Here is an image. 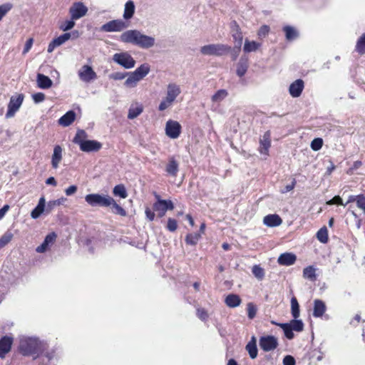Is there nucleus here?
Segmentation results:
<instances>
[{"label":"nucleus","instance_id":"nucleus-1","mask_svg":"<svg viewBox=\"0 0 365 365\" xmlns=\"http://www.w3.org/2000/svg\"><path fill=\"white\" fill-rule=\"evenodd\" d=\"M120 40L122 42L132 43L145 49L152 48L155 43L154 37L145 35L136 29L128 30L122 33Z\"/></svg>","mask_w":365,"mask_h":365},{"label":"nucleus","instance_id":"nucleus-2","mask_svg":"<svg viewBox=\"0 0 365 365\" xmlns=\"http://www.w3.org/2000/svg\"><path fill=\"white\" fill-rule=\"evenodd\" d=\"M44 344L35 337L22 336L20 339L19 351L24 356H36L43 349Z\"/></svg>","mask_w":365,"mask_h":365},{"label":"nucleus","instance_id":"nucleus-3","mask_svg":"<svg viewBox=\"0 0 365 365\" xmlns=\"http://www.w3.org/2000/svg\"><path fill=\"white\" fill-rule=\"evenodd\" d=\"M181 94V88L175 83H170L166 86L165 96L160 100L158 110L160 112L170 108Z\"/></svg>","mask_w":365,"mask_h":365},{"label":"nucleus","instance_id":"nucleus-4","mask_svg":"<svg viewBox=\"0 0 365 365\" xmlns=\"http://www.w3.org/2000/svg\"><path fill=\"white\" fill-rule=\"evenodd\" d=\"M86 133L84 130H80L73 138V143L78 145L81 150L86 153L96 152L102 148V144L94 140H86Z\"/></svg>","mask_w":365,"mask_h":365},{"label":"nucleus","instance_id":"nucleus-5","mask_svg":"<svg viewBox=\"0 0 365 365\" xmlns=\"http://www.w3.org/2000/svg\"><path fill=\"white\" fill-rule=\"evenodd\" d=\"M230 47L221 43H212L202 46L200 53L205 56H222L230 51Z\"/></svg>","mask_w":365,"mask_h":365},{"label":"nucleus","instance_id":"nucleus-6","mask_svg":"<svg viewBox=\"0 0 365 365\" xmlns=\"http://www.w3.org/2000/svg\"><path fill=\"white\" fill-rule=\"evenodd\" d=\"M86 202L91 206H110L111 197L108 195H101L98 193L88 194L85 196Z\"/></svg>","mask_w":365,"mask_h":365},{"label":"nucleus","instance_id":"nucleus-7","mask_svg":"<svg viewBox=\"0 0 365 365\" xmlns=\"http://www.w3.org/2000/svg\"><path fill=\"white\" fill-rule=\"evenodd\" d=\"M24 99V96L22 93H19L15 96H12L10 98L8 108L6 113V118H11L14 117L16 113L21 108Z\"/></svg>","mask_w":365,"mask_h":365},{"label":"nucleus","instance_id":"nucleus-8","mask_svg":"<svg viewBox=\"0 0 365 365\" xmlns=\"http://www.w3.org/2000/svg\"><path fill=\"white\" fill-rule=\"evenodd\" d=\"M113 60L126 69L132 68L135 65V61L128 52L115 53L113 56Z\"/></svg>","mask_w":365,"mask_h":365},{"label":"nucleus","instance_id":"nucleus-9","mask_svg":"<svg viewBox=\"0 0 365 365\" xmlns=\"http://www.w3.org/2000/svg\"><path fill=\"white\" fill-rule=\"evenodd\" d=\"M278 339L274 336L265 335L259 338V347L264 351H271L278 346Z\"/></svg>","mask_w":365,"mask_h":365},{"label":"nucleus","instance_id":"nucleus-10","mask_svg":"<svg viewBox=\"0 0 365 365\" xmlns=\"http://www.w3.org/2000/svg\"><path fill=\"white\" fill-rule=\"evenodd\" d=\"M80 80L84 83H90L97 78V74L89 65L82 66L78 71Z\"/></svg>","mask_w":365,"mask_h":365},{"label":"nucleus","instance_id":"nucleus-11","mask_svg":"<svg viewBox=\"0 0 365 365\" xmlns=\"http://www.w3.org/2000/svg\"><path fill=\"white\" fill-rule=\"evenodd\" d=\"M128 27V24L122 19H116L107 22L101 26V30L106 32L121 31Z\"/></svg>","mask_w":365,"mask_h":365},{"label":"nucleus","instance_id":"nucleus-12","mask_svg":"<svg viewBox=\"0 0 365 365\" xmlns=\"http://www.w3.org/2000/svg\"><path fill=\"white\" fill-rule=\"evenodd\" d=\"M88 8L82 2H76L69 9V14L73 20H78L86 15Z\"/></svg>","mask_w":365,"mask_h":365},{"label":"nucleus","instance_id":"nucleus-13","mask_svg":"<svg viewBox=\"0 0 365 365\" xmlns=\"http://www.w3.org/2000/svg\"><path fill=\"white\" fill-rule=\"evenodd\" d=\"M180 132L181 125L178 121L173 120L167 121L165 125V133L169 138L175 139L179 137Z\"/></svg>","mask_w":365,"mask_h":365},{"label":"nucleus","instance_id":"nucleus-14","mask_svg":"<svg viewBox=\"0 0 365 365\" xmlns=\"http://www.w3.org/2000/svg\"><path fill=\"white\" fill-rule=\"evenodd\" d=\"M153 208L158 212L159 217H163L168 210H173L174 205L171 200L158 199L154 204Z\"/></svg>","mask_w":365,"mask_h":365},{"label":"nucleus","instance_id":"nucleus-15","mask_svg":"<svg viewBox=\"0 0 365 365\" xmlns=\"http://www.w3.org/2000/svg\"><path fill=\"white\" fill-rule=\"evenodd\" d=\"M304 88V81L302 79H297L290 84L289 88V94L293 98H298L301 96Z\"/></svg>","mask_w":365,"mask_h":365},{"label":"nucleus","instance_id":"nucleus-16","mask_svg":"<svg viewBox=\"0 0 365 365\" xmlns=\"http://www.w3.org/2000/svg\"><path fill=\"white\" fill-rule=\"evenodd\" d=\"M56 238V235L54 232L47 235L42 242V244L36 248L38 253L46 252L49 247L54 243Z\"/></svg>","mask_w":365,"mask_h":365},{"label":"nucleus","instance_id":"nucleus-17","mask_svg":"<svg viewBox=\"0 0 365 365\" xmlns=\"http://www.w3.org/2000/svg\"><path fill=\"white\" fill-rule=\"evenodd\" d=\"M63 159V149L59 145L53 148V152L51 156V166L53 169H57Z\"/></svg>","mask_w":365,"mask_h":365},{"label":"nucleus","instance_id":"nucleus-18","mask_svg":"<svg viewBox=\"0 0 365 365\" xmlns=\"http://www.w3.org/2000/svg\"><path fill=\"white\" fill-rule=\"evenodd\" d=\"M71 35L70 33H65L60 36L54 38L48 46V52L51 53L55 49V48L61 46L64 43H66L68 40L70 39Z\"/></svg>","mask_w":365,"mask_h":365},{"label":"nucleus","instance_id":"nucleus-19","mask_svg":"<svg viewBox=\"0 0 365 365\" xmlns=\"http://www.w3.org/2000/svg\"><path fill=\"white\" fill-rule=\"evenodd\" d=\"M13 339L9 336H4L0 340V357L4 358L10 351Z\"/></svg>","mask_w":365,"mask_h":365},{"label":"nucleus","instance_id":"nucleus-20","mask_svg":"<svg viewBox=\"0 0 365 365\" xmlns=\"http://www.w3.org/2000/svg\"><path fill=\"white\" fill-rule=\"evenodd\" d=\"M297 259L294 254L286 252L279 255L277 262L281 265L289 266L293 264Z\"/></svg>","mask_w":365,"mask_h":365},{"label":"nucleus","instance_id":"nucleus-21","mask_svg":"<svg viewBox=\"0 0 365 365\" xmlns=\"http://www.w3.org/2000/svg\"><path fill=\"white\" fill-rule=\"evenodd\" d=\"M44 212H46V200L44 197H40L36 207L31 211V217L33 219H37Z\"/></svg>","mask_w":365,"mask_h":365},{"label":"nucleus","instance_id":"nucleus-22","mask_svg":"<svg viewBox=\"0 0 365 365\" xmlns=\"http://www.w3.org/2000/svg\"><path fill=\"white\" fill-rule=\"evenodd\" d=\"M263 222L267 227H277L282 223V220L278 215H268L264 217Z\"/></svg>","mask_w":365,"mask_h":365},{"label":"nucleus","instance_id":"nucleus-23","mask_svg":"<svg viewBox=\"0 0 365 365\" xmlns=\"http://www.w3.org/2000/svg\"><path fill=\"white\" fill-rule=\"evenodd\" d=\"M36 83L39 88L48 89L52 86V81L46 76L38 73L36 76Z\"/></svg>","mask_w":365,"mask_h":365},{"label":"nucleus","instance_id":"nucleus-24","mask_svg":"<svg viewBox=\"0 0 365 365\" xmlns=\"http://www.w3.org/2000/svg\"><path fill=\"white\" fill-rule=\"evenodd\" d=\"M143 111V106L140 103L131 104L128 110V118L134 119L140 115Z\"/></svg>","mask_w":365,"mask_h":365},{"label":"nucleus","instance_id":"nucleus-25","mask_svg":"<svg viewBox=\"0 0 365 365\" xmlns=\"http://www.w3.org/2000/svg\"><path fill=\"white\" fill-rule=\"evenodd\" d=\"M75 112L73 110H69L58 119V124L63 127H67L75 120Z\"/></svg>","mask_w":365,"mask_h":365},{"label":"nucleus","instance_id":"nucleus-26","mask_svg":"<svg viewBox=\"0 0 365 365\" xmlns=\"http://www.w3.org/2000/svg\"><path fill=\"white\" fill-rule=\"evenodd\" d=\"M270 145V135L269 133H265L260 140V147L259 150L260 153L267 155Z\"/></svg>","mask_w":365,"mask_h":365},{"label":"nucleus","instance_id":"nucleus-27","mask_svg":"<svg viewBox=\"0 0 365 365\" xmlns=\"http://www.w3.org/2000/svg\"><path fill=\"white\" fill-rule=\"evenodd\" d=\"M135 6L133 1L129 0L128 1L124 6V11L123 17L125 20L130 19L135 13Z\"/></svg>","mask_w":365,"mask_h":365},{"label":"nucleus","instance_id":"nucleus-28","mask_svg":"<svg viewBox=\"0 0 365 365\" xmlns=\"http://www.w3.org/2000/svg\"><path fill=\"white\" fill-rule=\"evenodd\" d=\"M261 43L246 38L243 46V51L245 53L255 52L261 47Z\"/></svg>","mask_w":365,"mask_h":365},{"label":"nucleus","instance_id":"nucleus-29","mask_svg":"<svg viewBox=\"0 0 365 365\" xmlns=\"http://www.w3.org/2000/svg\"><path fill=\"white\" fill-rule=\"evenodd\" d=\"M326 311V305L320 299H316L314 302L313 315L315 317H321Z\"/></svg>","mask_w":365,"mask_h":365},{"label":"nucleus","instance_id":"nucleus-30","mask_svg":"<svg viewBox=\"0 0 365 365\" xmlns=\"http://www.w3.org/2000/svg\"><path fill=\"white\" fill-rule=\"evenodd\" d=\"M178 168L179 165L178 162L173 158H170L165 168V170L168 174L175 177L178 174Z\"/></svg>","mask_w":365,"mask_h":365},{"label":"nucleus","instance_id":"nucleus-31","mask_svg":"<svg viewBox=\"0 0 365 365\" xmlns=\"http://www.w3.org/2000/svg\"><path fill=\"white\" fill-rule=\"evenodd\" d=\"M246 350L248 351L251 359H255L257 356L258 350L256 344V339L252 336L251 340L246 345Z\"/></svg>","mask_w":365,"mask_h":365},{"label":"nucleus","instance_id":"nucleus-32","mask_svg":"<svg viewBox=\"0 0 365 365\" xmlns=\"http://www.w3.org/2000/svg\"><path fill=\"white\" fill-rule=\"evenodd\" d=\"M248 68V58L247 57H242L237 66V74L240 77L243 76Z\"/></svg>","mask_w":365,"mask_h":365},{"label":"nucleus","instance_id":"nucleus-33","mask_svg":"<svg viewBox=\"0 0 365 365\" xmlns=\"http://www.w3.org/2000/svg\"><path fill=\"white\" fill-rule=\"evenodd\" d=\"M127 77L124 82V85L127 88H135L138 82L141 81L133 72L127 73Z\"/></svg>","mask_w":365,"mask_h":365},{"label":"nucleus","instance_id":"nucleus-34","mask_svg":"<svg viewBox=\"0 0 365 365\" xmlns=\"http://www.w3.org/2000/svg\"><path fill=\"white\" fill-rule=\"evenodd\" d=\"M228 96V92L225 89H220L216 91L211 97V101L213 103L219 104L225 100Z\"/></svg>","mask_w":365,"mask_h":365},{"label":"nucleus","instance_id":"nucleus-35","mask_svg":"<svg viewBox=\"0 0 365 365\" xmlns=\"http://www.w3.org/2000/svg\"><path fill=\"white\" fill-rule=\"evenodd\" d=\"M150 67L148 63H143L133 71L140 80H143L150 72Z\"/></svg>","mask_w":365,"mask_h":365},{"label":"nucleus","instance_id":"nucleus-36","mask_svg":"<svg viewBox=\"0 0 365 365\" xmlns=\"http://www.w3.org/2000/svg\"><path fill=\"white\" fill-rule=\"evenodd\" d=\"M225 302L227 307L234 308L240 304L241 299L238 295L231 294L227 296Z\"/></svg>","mask_w":365,"mask_h":365},{"label":"nucleus","instance_id":"nucleus-37","mask_svg":"<svg viewBox=\"0 0 365 365\" xmlns=\"http://www.w3.org/2000/svg\"><path fill=\"white\" fill-rule=\"evenodd\" d=\"M283 31L285 32L286 38L288 41H292L296 39L299 34L296 29L290 26H285L283 28Z\"/></svg>","mask_w":365,"mask_h":365},{"label":"nucleus","instance_id":"nucleus-38","mask_svg":"<svg viewBox=\"0 0 365 365\" xmlns=\"http://www.w3.org/2000/svg\"><path fill=\"white\" fill-rule=\"evenodd\" d=\"M113 193L115 196H119L123 199H125L128 197L127 190L125 185L123 184L115 185L113 190Z\"/></svg>","mask_w":365,"mask_h":365},{"label":"nucleus","instance_id":"nucleus-39","mask_svg":"<svg viewBox=\"0 0 365 365\" xmlns=\"http://www.w3.org/2000/svg\"><path fill=\"white\" fill-rule=\"evenodd\" d=\"M303 277L312 281L316 279V269L313 266H308L303 270Z\"/></svg>","mask_w":365,"mask_h":365},{"label":"nucleus","instance_id":"nucleus-40","mask_svg":"<svg viewBox=\"0 0 365 365\" xmlns=\"http://www.w3.org/2000/svg\"><path fill=\"white\" fill-rule=\"evenodd\" d=\"M317 240L322 243H327L329 240L328 230L326 227H322L317 233Z\"/></svg>","mask_w":365,"mask_h":365},{"label":"nucleus","instance_id":"nucleus-41","mask_svg":"<svg viewBox=\"0 0 365 365\" xmlns=\"http://www.w3.org/2000/svg\"><path fill=\"white\" fill-rule=\"evenodd\" d=\"M201 238V234L200 233H191L187 235L185 237V242L188 245H195Z\"/></svg>","mask_w":365,"mask_h":365},{"label":"nucleus","instance_id":"nucleus-42","mask_svg":"<svg viewBox=\"0 0 365 365\" xmlns=\"http://www.w3.org/2000/svg\"><path fill=\"white\" fill-rule=\"evenodd\" d=\"M291 309L293 317L297 319L299 317V305L295 297L291 299Z\"/></svg>","mask_w":365,"mask_h":365},{"label":"nucleus","instance_id":"nucleus-43","mask_svg":"<svg viewBox=\"0 0 365 365\" xmlns=\"http://www.w3.org/2000/svg\"><path fill=\"white\" fill-rule=\"evenodd\" d=\"M110 206H112L113 212L115 214H118L120 216H125L126 212L125 210L116 203L115 200L111 197Z\"/></svg>","mask_w":365,"mask_h":365},{"label":"nucleus","instance_id":"nucleus-44","mask_svg":"<svg viewBox=\"0 0 365 365\" xmlns=\"http://www.w3.org/2000/svg\"><path fill=\"white\" fill-rule=\"evenodd\" d=\"M252 274L258 279L262 280L264 277V270L259 265H254L252 269Z\"/></svg>","mask_w":365,"mask_h":365},{"label":"nucleus","instance_id":"nucleus-45","mask_svg":"<svg viewBox=\"0 0 365 365\" xmlns=\"http://www.w3.org/2000/svg\"><path fill=\"white\" fill-rule=\"evenodd\" d=\"M279 327H280L284 333L285 336L289 339H292L294 337V333L292 327L288 324H277Z\"/></svg>","mask_w":365,"mask_h":365},{"label":"nucleus","instance_id":"nucleus-46","mask_svg":"<svg viewBox=\"0 0 365 365\" xmlns=\"http://www.w3.org/2000/svg\"><path fill=\"white\" fill-rule=\"evenodd\" d=\"M356 50L361 54L365 53V34L359 38L356 45Z\"/></svg>","mask_w":365,"mask_h":365},{"label":"nucleus","instance_id":"nucleus-47","mask_svg":"<svg viewBox=\"0 0 365 365\" xmlns=\"http://www.w3.org/2000/svg\"><path fill=\"white\" fill-rule=\"evenodd\" d=\"M288 324L292 327L293 331H301L304 328L303 322L301 320H297V319L292 320Z\"/></svg>","mask_w":365,"mask_h":365},{"label":"nucleus","instance_id":"nucleus-48","mask_svg":"<svg viewBox=\"0 0 365 365\" xmlns=\"http://www.w3.org/2000/svg\"><path fill=\"white\" fill-rule=\"evenodd\" d=\"M75 20H73L71 18L70 20H66L60 26V29L63 31H67L73 29L75 26Z\"/></svg>","mask_w":365,"mask_h":365},{"label":"nucleus","instance_id":"nucleus-49","mask_svg":"<svg viewBox=\"0 0 365 365\" xmlns=\"http://www.w3.org/2000/svg\"><path fill=\"white\" fill-rule=\"evenodd\" d=\"M11 9L12 4L10 3L0 5V21Z\"/></svg>","mask_w":365,"mask_h":365},{"label":"nucleus","instance_id":"nucleus-50","mask_svg":"<svg viewBox=\"0 0 365 365\" xmlns=\"http://www.w3.org/2000/svg\"><path fill=\"white\" fill-rule=\"evenodd\" d=\"M323 145V140L320 138H314L311 142V148L314 151L319 150Z\"/></svg>","mask_w":365,"mask_h":365},{"label":"nucleus","instance_id":"nucleus-51","mask_svg":"<svg viewBox=\"0 0 365 365\" xmlns=\"http://www.w3.org/2000/svg\"><path fill=\"white\" fill-rule=\"evenodd\" d=\"M12 238L13 234L11 232L7 231L0 237V242L4 247L12 240Z\"/></svg>","mask_w":365,"mask_h":365},{"label":"nucleus","instance_id":"nucleus-52","mask_svg":"<svg viewBox=\"0 0 365 365\" xmlns=\"http://www.w3.org/2000/svg\"><path fill=\"white\" fill-rule=\"evenodd\" d=\"M257 314V307L256 306L252 303L250 302L247 304V316L250 319H253L256 316Z\"/></svg>","mask_w":365,"mask_h":365},{"label":"nucleus","instance_id":"nucleus-53","mask_svg":"<svg viewBox=\"0 0 365 365\" xmlns=\"http://www.w3.org/2000/svg\"><path fill=\"white\" fill-rule=\"evenodd\" d=\"M356 203V206L363 211L364 214H365V195H358Z\"/></svg>","mask_w":365,"mask_h":365},{"label":"nucleus","instance_id":"nucleus-54","mask_svg":"<svg viewBox=\"0 0 365 365\" xmlns=\"http://www.w3.org/2000/svg\"><path fill=\"white\" fill-rule=\"evenodd\" d=\"M269 32V27L267 25L262 26L257 31L259 38L266 37Z\"/></svg>","mask_w":365,"mask_h":365},{"label":"nucleus","instance_id":"nucleus-55","mask_svg":"<svg viewBox=\"0 0 365 365\" xmlns=\"http://www.w3.org/2000/svg\"><path fill=\"white\" fill-rule=\"evenodd\" d=\"M362 165V162L361 160L355 161L352 166L346 170V173L349 175H351L354 173L355 170H358Z\"/></svg>","mask_w":365,"mask_h":365},{"label":"nucleus","instance_id":"nucleus-56","mask_svg":"<svg viewBox=\"0 0 365 365\" xmlns=\"http://www.w3.org/2000/svg\"><path fill=\"white\" fill-rule=\"evenodd\" d=\"M127 76V73L115 72L109 75V78L113 80H122Z\"/></svg>","mask_w":365,"mask_h":365},{"label":"nucleus","instance_id":"nucleus-57","mask_svg":"<svg viewBox=\"0 0 365 365\" xmlns=\"http://www.w3.org/2000/svg\"><path fill=\"white\" fill-rule=\"evenodd\" d=\"M32 99L35 103H39L45 100V95L43 93H36L32 95Z\"/></svg>","mask_w":365,"mask_h":365},{"label":"nucleus","instance_id":"nucleus-58","mask_svg":"<svg viewBox=\"0 0 365 365\" xmlns=\"http://www.w3.org/2000/svg\"><path fill=\"white\" fill-rule=\"evenodd\" d=\"M177 227H178L177 221L174 219L169 218L168 220V225H167L168 230H170V232H174L176 230Z\"/></svg>","mask_w":365,"mask_h":365},{"label":"nucleus","instance_id":"nucleus-59","mask_svg":"<svg viewBox=\"0 0 365 365\" xmlns=\"http://www.w3.org/2000/svg\"><path fill=\"white\" fill-rule=\"evenodd\" d=\"M327 204L329 205L336 204V205H339L346 206V205H344L343 203L342 199L339 195H336V196L334 197L331 200L327 201Z\"/></svg>","mask_w":365,"mask_h":365},{"label":"nucleus","instance_id":"nucleus-60","mask_svg":"<svg viewBox=\"0 0 365 365\" xmlns=\"http://www.w3.org/2000/svg\"><path fill=\"white\" fill-rule=\"evenodd\" d=\"M197 315L202 321H205L208 318V314L204 309H197Z\"/></svg>","mask_w":365,"mask_h":365},{"label":"nucleus","instance_id":"nucleus-61","mask_svg":"<svg viewBox=\"0 0 365 365\" xmlns=\"http://www.w3.org/2000/svg\"><path fill=\"white\" fill-rule=\"evenodd\" d=\"M283 365H295V359L293 356L287 355L283 359Z\"/></svg>","mask_w":365,"mask_h":365},{"label":"nucleus","instance_id":"nucleus-62","mask_svg":"<svg viewBox=\"0 0 365 365\" xmlns=\"http://www.w3.org/2000/svg\"><path fill=\"white\" fill-rule=\"evenodd\" d=\"M33 43H34V39L32 38H30L26 41L24 51H23V54H26L30 51V49L32 47Z\"/></svg>","mask_w":365,"mask_h":365},{"label":"nucleus","instance_id":"nucleus-63","mask_svg":"<svg viewBox=\"0 0 365 365\" xmlns=\"http://www.w3.org/2000/svg\"><path fill=\"white\" fill-rule=\"evenodd\" d=\"M235 41H236V46L238 48H240L242 43V35L240 32H237L233 36Z\"/></svg>","mask_w":365,"mask_h":365},{"label":"nucleus","instance_id":"nucleus-64","mask_svg":"<svg viewBox=\"0 0 365 365\" xmlns=\"http://www.w3.org/2000/svg\"><path fill=\"white\" fill-rule=\"evenodd\" d=\"M77 191V186L76 185H71L68 188L65 190V193L67 196H71L76 193Z\"/></svg>","mask_w":365,"mask_h":365}]
</instances>
